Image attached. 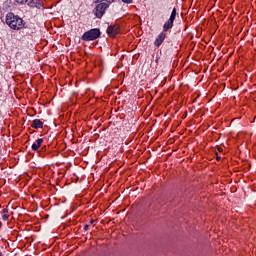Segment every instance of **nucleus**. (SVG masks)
Instances as JSON below:
<instances>
[{
	"instance_id": "obj_1",
	"label": "nucleus",
	"mask_w": 256,
	"mask_h": 256,
	"mask_svg": "<svg viewBox=\"0 0 256 256\" xmlns=\"http://www.w3.org/2000/svg\"><path fill=\"white\" fill-rule=\"evenodd\" d=\"M6 25L14 31H21V29H25L26 22H24L23 18L19 17V15L8 12L6 14Z\"/></svg>"
},
{
	"instance_id": "obj_2",
	"label": "nucleus",
	"mask_w": 256,
	"mask_h": 256,
	"mask_svg": "<svg viewBox=\"0 0 256 256\" xmlns=\"http://www.w3.org/2000/svg\"><path fill=\"white\" fill-rule=\"evenodd\" d=\"M101 37V30L99 28H92L86 31L81 39L82 41H95Z\"/></svg>"
},
{
	"instance_id": "obj_3",
	"label": "nucleus",
	"mask_w": 256,
	"mask_h": 256,
	"mask_svg": "<svg viewBox=\"0 0 256 256\" xmlns=\"http://www.w3.org/2000/svg\"><path fill=\"white\" fill-rule=\"evenodd\" d=\"M99 3L95 6L93 9V13L97 19H102V17L105 15L107 8L109 7V4L107 2H96Z\"/></svg>"
},
{
	"instance_id": "obj_4",
	"label": "nucleus",
	"mask_w": 256,
	"mask_h": 256,
	"mask_svg": "<svg viewBox=\"0 0 256 256\" xmlns=\"http://www.w3.org/2000/svg\"><path fill=\"white\" fill-rule=\"evenodd\" d=\"M175 19H177V8H173L169 19L164 23V31H169V29H173V23H175Z\"/></svg>"
},
{
	"instance_id": "obj_5",
	"label": "nucleus",
	"mask_w": 256,
	"mask_h": 256,
	"mask_svg": "<svg viewBox=\"0 0 256 256\" xmlns=\"http://www.w3.org/2000/svg\"><path fill=\"white\" fill-rule=\"evenodd\" d=\"M120 31H121V27L119 26V24L110 25L107 28V35L109 37H117Z\"/></svg>"
},
{
	"instance_id": "obj_6",
	"label": "nucleus",
	"mask_w": 256,
	"mask_h": 256,
	"mask_svg": "<svg viewBox=\"0 0 256 256\" xmlns=\"http://www.w3.org/2000/svg\"><path fill=\"white\" fill-rule=\"evenodd\" d=\"M167 31H165V26H163V31L157 36V38L154 41V45L156 47H161L163 44V41H165V38L167 37Z\"/></svg>"
},
{
	"instance_id": "obj_7",
	"label": "nucleus",
	"mask_w": 256,
	"mask_h": 256,
	"mask_svg": "<svg viewBox=\"0 0 256 256\" xmlns=\"http://www.w3.org/2000/svg\"><path fill=\"white\" fill-rule=\"evenodd\" d=\"M27 4L28 7H36V9H41V7H43L39 0H28Z\"/></svg>"
},
{
	"instance_id": "obj_8",
	"label": "nucleus",
	"mask_w": 256,
	"mask_h": 256,
	"mask_svg": "<svg viewBox=\"0 0 256 256\" xmlns=\"http://www.w3.org/2000/svg\"><path fill=\"white\" fill-rule=\"evenodd\" d=\"M31 127H33V129H43V121L35 119L32 121Z\"/></svg>"
},
{
	"instance_id": "obj_9",
	"label": "nucleus",
	"mask_w": 256,
	"mask_h": 256,
	"mask_svg": "<svg viewBox=\"0 0 256 256\" xmlns=\"http://www.w3.org/2000/svg\"><path fill=\"white\" fill-rule=\"evenodd\" d=\"M43 145V138H39L32 144V151H39V147Z\"/></svg>"
},
{
	"instance_id": "obj_10",
	"label": "nucleus",
	"mask_w": 256,
	"mask_h": 256,
	"mask_svg": "<svg viewBox=\"0 0 256 256\" xmlns=\"http://www.w3.org/2000/svg\"><path fill=\"white\" fill-rule=\"evenodd\" d=\"M10 9H11V6L9 5V3H4L2 6L1 13H7L9 12Z\"/></svg>"
},
{
	"instance_id": "obj_11",
	"label": "nucleus",
	"mask_w": 256,
	"mask_h": 256,
	"mask_svg": "<svg viewBox=\"0 0 256 256\" xmlns=\"http://www.w3.org/2000/svg\"><path fill=\"white\" fill-rule=\"evenodd\" d=\"M103 1H106L108 5H111V3H115V0H96V3H103Z\"/></svg>"
},
{
	"instance_id": "obj_12",
	"label": "nucleus",
	"mask_w": 256,
	"mask_h": 256,
	"mask_svg": "<svg viewBox=\"0 0 256 256\" xmlns=\"http://www.w3.org/2000/svg\"><path fill=\"white\" fill-rule=\"evenodd\" d=\"M16 3H18L19 5H25V3H27V1L29 0H15Z\"/></svg>"
},
{
	"instance_id": "obj_13",
	"label": "nucleus",
	"mask_w": 256,
	"mask_h": 256,
	"mask_svg": "<svg viewBox=\"0 0 256 256\" xmlns=\"http://www.w3.org/2000/svg\"><path fill=\"white\" fill-rule=\"evenodd\" d=\"M2 219H3V221H9V215L3 214Z\"/></svg>"
},
{
	"instance_id": "obj_14",
	"label": "nucleus",
	"mask_w": 256,
	"mask_h": 256,
	"mask_svg": "<svg viewBox=\"0 0 256 256\" xmlns=\"http://www.w3.org/2000/svg\"><path fill=\"white\" fill-rule=\"evenodd\" d=\"M122 3H126L127 5L133 3V0H122Z\"/></svg>"
},
{
	"instance_id": "obj_15",
	"label": "nucleus",
	"mask_w": 256,
	"mask_h": 256,
	"mask_svg": "<svg viewBox=\"0 0 256 256\" xmlns=\"http://www.w3.org/2000/svg\"><path fill=\"white\" fill-rule=\"evenodd\" d=\"M2 213H3V215H7V213H9V209L4 208V209L2 210Z\"/></svg>"
},
{
	"instance_id": "obj_16",
	"label": "nucleus",
	"mask_w": 256,
	"mask_h": 256,
	"mask_svg": "<svg viewBox=\"0 0 256 256\" xmlns=\"http://www.w3.org/2000/svg\"><path fill=\"white\" fill-rule=\"evenodd\" d=\"M89 230V224H86L85 226H84V231H88Z\"/></svg>"
},
{
	"instance_id": "obj_17",
	"label": "nucleus",
	"mask_w": 256,
	"mask_h": 256,
	"mask_svg": "<svg viewBox=\"0 0 256 256\" xmlns=\"http://www.w3.org/2000/svg\"><path fill=\"white\" fill-rule=\"evenodd\" d=\"M216 155H218V154L216 153ZM216 159H217V161H221V156H217Z\"/></svg>"
},
{
	"instance_id": "obj_18",
	"label": "nucleus",
	"mask_w": 256,
	"mask_h": 256,
	"mask_svg": "<svg viewBox=\"0 0 256 256\" xmlns=\"http://www.w3.org/2000/svg\"><path fill=\"white\" fill-rule=\"evenodd\" d=\"M95 223V220L91 219L90 220V225H93Z\"/></svg>"
},
{
	"instance_id": "obj_19",
	"label": "nucleus",
	"mask_w": 256,
	"mask_h": 256,
	"mask_svg": "<svg viewBox=\"0 0 256 256\" xmlns=\"http://www.w3.org/2000/svg\"><path fill=\"white\" fill-rule=\"evenodd\" d=\"M0 256H3V254L0 252Z\"/></svg>"
},
{
	"instance_id": "obj_20",
	"label": "nucleus",
	"mask_w": 256,
	"mask_h": 256,
	"mask_svg": "<svg viewBox=\"0 0 256 256\" xmlns=\"http://www.w3.org/2000/svg\"><path fill=\"white\" fill-rule=\"evenodd\" d=\"M219 151H223V149H219Z\"/></svg>"
}]
</instances>
